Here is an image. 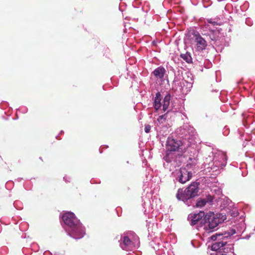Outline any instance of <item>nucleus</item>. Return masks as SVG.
Instances as JSON below:
<instances>
[{
    "label": "nucleus",
    "instance_id": "f257e3e1",
    "mask_svg": "<svg viewBox=\"0 0 255 255\" xmlns=\"http://www.w3.org/2000/svg\"><path fill=\"white\" fill-rule=\"evenodd\" d=\"M181 143V141H176L172 137H168L167 139V151L163 158L166 163L164 165L170 171L180 166L182 162V155L175 152L179 148Z\"/></svg>",
    "mask_w": 255,
    "mask_h": 255
},
{
    "label": "nucleus",
    "instance_id": "f03ea898",
    "mask_svg": "<svg viewBox=\"0 0 255 255\" xmlns=\"http://www.w3.org/2000/svg\"><path fill=\"white\" fill-rule=\"evenodd\" d=\"M65 227L64 229L68 235L75 239H80L85 235V229L80 220L71 212L65 213L62 217Z\"/></svg>",
    "mask_w": 255,
    "mask_h": 255
},
{
    "label": "nucleus",
    "instance_id": "7ed1b4c3",
    "mask_svg": "<svg viewBox=\"0 0 255 255\" xmlns=\"http://www.w3.org/2000/svg\"><path fill=\"white\" fill-rule=\"evenodd\" d=\"M212 156L209 155V160H211V165H210V163H208L209 166L207 167V169H210L212 172H217L215 174L219 173L220 171L227 164V156L224 152L218 150H214L212 152ZM208 158H206L205 164H208Z\"/></svg>",
    "mask_w": 255,
    "mask_h": 255
},
{
    "label": "nucleus",
    "instance_id": "20e7f679",
    "mask_svg": "<svg viewBox=\"0 0 255 255\" xmlns=\"http://www.w3.org/2000/svg\"><path fill=\"white\" fill-rule=\"evenodd\" d=\"M199 185L198 182H192L184 190L179 189L176 198L178 200L183 201L188 206H190L191 200L198 195Z\"/></svg>",
    "mask_w": 255,
    "mask_h": 255
},
{
    "label": "nucleus",
    "instance_id": "39448f33",
    "mask_svg": "<svg viewBox=\"0 0 255 255\" xmlns=\"http://www.w3.org/2000/svg\"><path fill=\"white\" fill-rule=\"evenodd\" d=\"M139 244L138 236L132 232L125 233L121 236L120 246L123 250L132 251L137 249Z\"/></svg>",
    "mask_w": 255,
    "mask_h": 255
},
{
    "label": "nucleus",
    "instance_id": "423d86ee",
    "mask_svg": "<svg viewBox=\"0 0 255 255\" xmlns=\"http://www.w3.org/2000/svg\"><path fill=\"white\" fill-rule=\"evenodd\" d=\"M179 134L182 138V142L187 146L194 144L196 132L193 127L188 124H184L179 129Z\"/></svg>",
    "mask_w": 255,
    "mask_h": 255
},
{
    "label": "nucleus",
    "instance_id": "0eeeda50",
    "mask_svg": "<svg viewBox=\"0 0 255 255\" xmlns=\"http://www.w3.org/2000/svg\"><path fill=\"white\" fill-rule=\"evenodd\" d=\"M220 215L210 213L205 216V229L209 232H212L218 229L219 224L226 219L224 216L220 218Z\"/></svg>",
    "mask_w": 255,
    "mask_h": 255
},
{
    "label": "nucleus",
    "instance_id": "6e6552de",
    "mask_svg": "<svg viewBox=\"0 0 255 255\" xmlns=\"http://www.w3.org/2000/svg\"><path fill=\"white\" fill-rule=\"evenodd\" d=\"M194 166L195 165L188 163L185 167L180 168L176 173V180L181 184H184L190 180Z\"/></svg>",
    "mask_w": 255,
    "mask_h": 255
},
{
    "label": "nucleus",
    "instance_id": "1a4fd4ad",
    "mask_svg": "<svg viewBox=\"0 0 255 255\" xmlns=\"http://www.w3.org/2000/svg\"><path fill=\"white\" fill-rule=\"evenodd\" d=\"M162 97L159 92H157L154 98L153 106L156 111H158L162 107V111L165 112L168 108L170 101L171 100V95L169 93H168L164 97L162 104L161 103Z\"/></svg>",
    "mask_w": 255,
    "mask_h": 255
},
{
    "label": "nucleus",
    "instance_id": "9d476101",
    "mask_svg": "<svg viewBox=\"0 0 255 255\" xmlns=\"http://www.w3.org/2000/svg\"><path fill=\"white\" fill-rule=\"evenodd\" d=\"M205 216L204 211H200L198 213H191L188 215V220L191 226L199 227L205 220Z\"/></svg>",
    "mask_w": 255,
    "mask_h": 255
},
{
    "label": "nucleus",
    "instance_id": "9b49d317",
    "mask_svg": "<svg viewBox=\"0 0 255 255\" xmlns=\"http://www.w3.org/2000/svg\"><path fill=\"white\" fill-rule=\"evenodd\" d=\"M223 240L218 241L213 243L211 246L212 251H217L216 253H227L232 249V245L228 244L227 242Z\"/></svg>",
    "mask_w": 255,
    "mask_h": 255
},
{
    "label": "nucleus",
    "instance_id": "f8f14e48",
    "mask_svg": "<svg viewBox=\"0 0 255 255\" xmlns=\"http://www.w3.org/2000/svg\"><path fill=\"white\" fill-rule=\"evenodd\" d=\"M194 41L196 43L195 49L198 52H202L205 50L207 46V41L201 36L198 31H194L193 33Z\"/></svg>",
    "mask_w": 255,
    "mask_h": 255
},
{
    "label": "nucleus",
    "instance_id": "ddd939ff",
    "mask_svg": "<svg viewBox=\"0 0 255 255\" xmlns=\"http://www.w3.org/2000/svg\"><path fill=\"white\" fill-rule=\"evenodd\" d=\"M166 70L162 66H159L155 69L152 72V74L155 77L156 79H159L161 81L164 80L165 76L166 75Z\"/></svg>",
    "mask_w": 255,
    "mask_h": 255
},
{
    "label": "nucleus",
    "instance_id": "4468645a",
    "mask_svg": "<svg viewBox=\"0 0 255 255\" xmlns=\"http://www.w3.org/2000/svg\"><path fill=\"white\" fill-rule=\"evenodd\" d=\"M236 233L235 229H232L228 232H225L224 234L214 235L211 237V239L213 241H216L218 238L219 241L220 240H225L228 237L232 236Z\"/></svg>",
    "mask_w": 255,
    "mask_h": 255
},
{
    "label": "nucleus",
    "instance_id": "2eb2a0df",
    "mask_svg": "<svg viewBox=\"0 0 255 255\" xmlns=\"http://www.w3.org/2000/svg\"><path fill=\"white\" fill-rule=\"evenodd\" d=\"M213 197L211 195H208L206 198H200L196 203L195 206L196 207H202L207 203H211L213 201Z\"/></svg>",
    "mask_w": 255,
    "mask_h": 255
},
{
    "label": "nucleus",
    "instance_id": "dca6fc26",
    "mask_svg": "<svg viewBox=\"0 0 255 255\" xmlns=\"http://www.w3.org/2000/svg\"><path fill=\"white\" fill-rule=\"evenodd\" d=\"M167 116L166 114L162 115L158 118L157 120V122L156 123L157 127L156 129L157 130H158L159 128H160V127L163 126L164 125V124L166 123V120Z\"/></svg>",
    "mask_w": 255,
    "mask_h": 255
},
{
    "label": "nucleus",
    "instance_id": "f3484780",
    "mask_svg": "<svg viewBox=\"0 0 255 255\" xmlns=\"http://www.w3.org/2000/svg\"><path fill=\"white\" fill-rule=\"evenodd\" d=\"M180 57L187 63H192L193 62L191 53L188 52H186L184 54H181Z\"/></svg>",
    "mask_w": 255,
    "mask_h": 255
},
{
    "label": "nucleus",
    "instance_id": "a211bd4d",
    "mask_svg": "<svg viewBox=\"0 0 255 255\" xmlns=\"http://www.w3.org/2000/svg\"><path fill=\"white\" fill-rule=\"evenodd\" d=\"M207 23H205V24L202 27V30L204 32L205 29H210L209 28V25H208V23H210L212 24L213 25H220L217 21H215L214 19L211 18V19H208L207 20Z\"/></svg>",
    "mask_w": 255,
    "mask_h": 255
},
{
    "label": "nucleus",
    "instance_id": "6ab92c4d",
    "mask_svg": "<svg viewBox=\"0 0 255 255\" xmlns=\"http://www.w3.org/2000/svg\"><path fill=\"white\" fill-rule=\"evenodd\" d=\"M204 31H205V30H204ZM215 32L216 31L214 30H211L209 29V32H206L205 31L203 32L202 31V34L204 35L209 36L210 38L212 40L214 41L216 39V37L215 35Z\"/></svg>",
    "mask_w": 255,
    "mask_h": 255
},
{
    "label": "nucleus",
    "instance_id": "aec40b11",
    "mask_svg": "<svg viewBox=\"0 0 255 255\" xmlns=\"http://www.w3.org/2000/svg\"><path fill=\"white\" fill-rule=\"evenodd\" d=\"M21 204V203L19 201H15L13 203V206H14V207L15 208L20 210V209H22V207H18V204Z\"/></svg>",
    "mask_w": 255,
    "mask_h": 255
},
{
    "label": "nucleus",
    "instance_id": "412c9836",
    "mask_svg": "<svg viewBox=\"0 0 255 255\" xmlns=\"http://www.w3.org/2000/svg\"><path fill=\"white\" fill-rule=\"evenodd\" d=\"M246 23L249 26H251L253 24V21L250 18H247L246 20Z\"/></svg>",
    "mask_w": 255,
    "mask_h": 255
},
{
    "label": "nucleus",
    "instance_id": "4be33fe9",
    "mask_svg": "<svg viewBox=\"0 0 255 255\" xmlns=\"http://www.w3.org/2000/svg\"><path fill=\"white\" fill-rule=\"evenodd\" d=\"M151 129V126L149 125L145 126L144 131L146 133L149 132Z\"/></svg>",
    "mask_w": 255,
    "mask_h": 255
},
{
    "label": "nucleus",
    "instance_id": "5701e85b",
    "mask_svg": "<svg viewBox=\"0 0 255 255\" xmlns=\"http://www.w3.org/2000/svg\"><path fill=\"white\" fill-rule=\"evenodd\" d=\"M19 111H21V112L25 113L27 111V109L26 107H22L19 109Z\"/></svg>",
    "mask_w": 255,
    "mask_h": 255
},
{
    "label": "nucleus",
    "instance_id": "b1692460",
    "mask_svg": "<svg viewBox=\"0 0 255 255\" xmlns=\"http://www.w3.org/2000/svg\"><path fill=\"white\" fill-rule=\"evenodd\" d=\"M225 130L223 131V134L225 135H227L229 133L228 129L226 128H224Z\"/></svg>",
    "mask_w": 255,
    "mask_h": 255
},
{
    "label": "nucleus",
    "instance_id": "393cba45",
    "mask_svg": "<svg viewBox=\"0 0 255 255\" xmlns=\"http://www.w3.org/2000/svg\"><path fill=\"white\" fill-rule=\"evenodd\" d=\"M239 226L241 227L242 229L245 228V223H241L238 225Z\"/></svg>",
    "mask_w": 255,
    "mask_h": 255
},
{
    "label": "nucleus",
    "instance_id": "a878e982",
    "mask_svg": "<svg viewBox=\"0 0 255 255\" xmlns=\"http://www.w3.org/2000/svg\"><path fill=\"white\" fill-rule=\"evenodd\" d=\"M215 255H229L224 254L223 253L222 254H220V253H216Z\"/></svg>",
    "mask_w": 255,
    "mask_h": 255
},
{
    "label": "nucleus",
    "instance_id": "bb28decb",
    "mask_svg": "<svg viewBox=\"0 0 255 255\" xmlns=\"http://www.w3.org/2000/svg\"><path fill=\"white\" fill-rule=\"evenodd\" d=\"M66 178H67L66 176H64L63 178L64 180L66 182H69V180H66Z\"/></svg>",
    "mask_w": 255,
    "mask_h": 255
},
{
    "label": "nucleus",
    "instance_id": "cd10ccee",
    "mask_svg": "<svg viewBox=\"0 0 255 255\" xmlns=\"http://www.w3.org/2000/svg\"><path fill=\"white\" fill-rule=\"evenodd\" d=\"M172 110L173 111V112H178V111L176 109H172Z\"/></svg>",
    "mask_w": 255,
    "mask_h": 255
},
{
    "label": "nucleus",
    "instance_id": "c85d7f7f",
    "mask_svg": "<svg viewBox=\"0 0 255 255\" xmlns=\"http://www.w3.org/2000/svg\"><path fill=\"white\" fill-rule=\"evenodd\" d=\"M238 231L240 232V233H241V232H243L244 231V230H242V229L240 230H238Z\"/></svg>",
    "mask_w": 255,
    "mask_h": 255
},
{
    "label": "nucleus",
    "instance_id": "c756f323",
    "mask_svg": "<svg viewBox=\"0 0 255 255\" xmlns=\"http://www.w3.org/2000/svg\"><path fill=\"white\" fill-rule=\"evenodd\" d=\"M247 239H249V237L247 236Z\"/></svg>",
    "mask_w": 255,
    "mask_h": 255
},
{
    "label": "nucleus",
    "instance_id": "7c9ffc66",
    "mask_svg": "<svg viewBox=\"0 0 255 255\" xmlns=\"http://www.w3.org/2000/svg\"><path fill=\"white\" fill-rule=\"evenodd\" d=\"M247 239H249V237L247 236Z\"/></svg>",
    "mask_w": 255,
    "mask_h": 255
}]
</instances>
